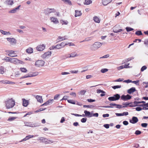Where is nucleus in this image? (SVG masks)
<instances>
[{"instance_id":"10","label":"nucleus","mask_w":148,"mask_h":148,"mask_svg":"<svg viewBox=\"0 0 148 148\" xmlns=\"http://www.w3.org/2000/svg\"><path fill=\"white\" fill-rule=\"evenodd\" d=\"M10 62L14 64H16L19 61V60L16 58H10Z\"/></svg>"},{"instance_id":"19","label":"nucleus","mask_w":148,"mask_h":148,"mask_svg":"<svg viewBox=\"0 0 148 148\" xmlns=\"http://www.w3.org/2000/svg\"><path fill=\"white\" fill-rule=\"evenodd\" d=\"M70 55V56H68L69 58H73L76 56H77L78 55L77 53L75 52H73L71 53Z\"/></svg>"},{"instance_id":"5","label":"nucleus","mask_w":148,"mask_h":148,"mask_svg":"<svg viewBox=\"0 0 148 148\" xmlns=\"http://www.w3.org/2000/svg\"><path fill=\"white\" fill-rule=\"evenodd\" d=\"M45 64V62L42 60H38L36 61L35 63V65L38 67L43 66Z\"/></svg>"},{"instance_id":"17","label":"nucleus","mask_w":148,"mask_h":148,"mask_svg":"<svg viewBox=\"0 0 148 148\" xmlns=\"http://www.w3.org/2000/svg\"><path fill=\"white\" fill-rule=\"evenodd\" d=\"M112 0H102V3L104 5H106L111 2Z\"/></svg>"},{"instance_id":"38","label":"nucleus","mask_w":148,"mask_h":148,"mask_svg":"<svg viewBox=\"0 0 148 148\" xmlns=\"http://www.w3.org/2000/svg\"><path fill=\"white\" fill-rule=\"evenodd\" d=\"M97 92L98 93H102L103 94L106 93V92L105 91L100 89H97Z\"/></svg>"},{"instance_id":"7","label":"nucleus","mask_w":148,"mask_h":148,"mask_svg":"<svg viewBox=\"0 0 148 148\" xmlns=\"http://www.w3.org/2000/svg\"><path fill=\"white\" fill-rule=\"evenodd\" d=\"M132 97L129 95L127 94V95H122L121 96V99L124 101H126L130 99Z\"/></svg>"},{"instance_id":"58","label":"nucleus","mask_w":148,"mask_h":148,"mask_svg":"<svg viewBox=\"0 0 148 148\" xmlns=\"http://www.w3.org/2000/svg\"><path fill=\"white\" fill-rule=\"evenodd\" d=\"M147 123H142L141 124V126L144 127H146L147 126Z\"/></svg>"},{"instance_id":"40","label":"nucleus","mask_w":148,"mask_h":148,"mask_svg":"<svg viewBox=\"0 0 148 148\" xmlns=\"http://www.w3.org/2000/svg\"><path fill=\"white\" fill-rule=\"evenodd\" d=\"M125 29L127 32H129L134 30L133 28L128 27H126Z\"/></svg>"},{"instance_id":"37","label":"nucleus","mask_w":148,"mask_h":148,"mask_svg":"<svg viewBox=\"0 0 148 148\" xmlns=\"http://www.w3.org/2000/svg\"><path fill=\"white\" fill-rule=\"evenodd\" d=\"M7 3L8 5H12L14 3L13 0H9L8 1H7Z\"/></svg>"},{"instance_id":"20","label":"nucleus","mask_w":148,"mask_h":148,"mask_svg":"<svg viewBox=\"0 0 148 148\" xmlns=\"http://www.w3.org/2000/svg\"><path fill=\"white\" fill-rule=\"evenodd\" d=\"M51 52L48 51L42 55V57L43 58H45L47 56H50L51 55Z\"/></svg>"},{"instance_id":"47","label":"nucleus","mask_w":148,"mask_h":148,"mask_svg":"<svg viewBox=\"0 0 148 148\" xmlns=\"http://www.w3.org/2000/svg\"><path fill=\"white\" fill-rule=\"evenodd\" d=\"M121 85H116L112 86V88L114 89H115L116 88H121Z\"/></svg>"},{"instance_id":"45","label":"nucleus","mask_w":148,"mask_h":148,"mask_svg":"<svg viewBox=\"0 0 148 148\" xmlns=\"http://www.w3.org/2000/svg\"><path fill=\"white\" fill-rule=\"evenodd\" d=\"M10 57L6 56L4 59H3V60H5L6 62H10Z\"/></svg>"},{"instance_id":"54","label":"nucleus","mask_w":148,"mask_h":148,"mask_svg":"<svg viewBox=\"0 0 148 148\" xmlns=\"http://www.w3.org/2000/svg\"><path fill=\"white\" fill-rule=\"evenodd\" d=\"M87 119L86 118H82L81 120V121L82 123H84L86 122V121H87Z\"/></svg>"},{"instance_id":"16","label":"nucleus","mask_w":148,"mask_h":148,"mask_svg":"<svg viewBox=\"0 0 148 148\" xmlns=\"http://www.w3.org/2000/svg\"><path fill=\"white\" fill-rule=\"evenodd\" d=\"M136 90V88L135 87H132L128 89L127 91V92L129 94H131L132 93H133Z\"/></svg>"},{"instance_id":"60","label":"nucleus","mask_w":148,"mask_h":148,"mask_svg":"<svg viewBox=\"0 0 148 148\" xmlns=\"http://www.w3.org/2000/svg\"><path fill=\"white\" fill-rule=\"evenodd\" d=\"M83 107L84 108H91L92 107V106L91 105H84Z\"/></svg>"},{"instance_id":"61","label":"nucleus","mask_w":148,"mask_h":148,"mask_svg":"<svg viewBox=\"0 0 148 148\" xmlns=\"http://www.w3.org/2000/svg\"><path fill=\"white\" fill-rule=\"evenodd\" d=\"M49 105L52 104L54 101L53 99H50L47 101Z\"/></svg>"},{"instance_id":"62","label":"nucleus","mask_w":148,"mask_h":148,"mask_svg":"<svg viewBox=\"0 0 148 148\" xmlns=\"http://www.w3.org/2000/svg\"><path fill=\"white\" fill-rule=\"evenodd\" d=\"M87 101H88L89 102H92L95 101V100L91 99H87Z\"/></svg>"},{"instance_id":"4","label":"nucleus","mask_w":148,"mask_h":148,"mask_svg":"<svg viewBox=\"0 0 148 148\" xmlns=\"http://www.w3.org/2000/svg\"><path fill=\"white\" fill-rule=\"evenodd\" d=\"M25 125L27 126L30 127H38L39 126L37 123H33V122H24Z\"/></svg>"},{"instance_id":"22","label":"nucleus","mask_w":148,"mask_h":148,"mask_svg":"<svg viewBox=\"0 0 148 148\" xmlns=\"http://www.w3.org/2000/svg\"><path fill=\"white\" fill-rule=\"evenodd\" d=\"M75 12L76 14L75 16V17L80 16L82 15V13L80 11L76 10Z\"/></svg>"},{"instance_id":"24","label":"nucleus","mask_w":148,"mask_h":148,"mask_svg":"<svg viewBox=\"0 0 148 148\" xmlns=\"http://www.w3.org/2000/svg\"><path fill=\"white\" fill-rule=\"evenodd\" d=\"M92 1L91 0H85V1L84 3L85 5H88L92 3Z\"/></svg>"},{"instance_id":"46","label":"nucleus","mask_w":148,"mask_h":148,"mask_svg":"<svg viewBox=\"0 0 148 148\" xmlns=\"http://www.w3.org/2000/svg\"><path fill=\"white\" fill-rule=\"evenodd\" d=\"M133 103L132 102H125V103H123V105H124V106H126V107L128 106H129V105L130 104Z\"/></svg>"},{"instance_id":"55","label":"nucleus","mask_w":148,"mask_h":148,"mask_svg":"<svg viewBox=\"0 0 148 148\" xmlns=\"http://www.w3.org/2000/svg\"><path fill=\"white\" fill-rule=\"evenodd\" d=\"M144 44L146 45V46L148 47V39H145L144 42Z\"/></svg>"},{"instance_id":"27","label":"nucleus","mask_w":148,"mask_h":148,"mask_svg":"<svg viewBox=\"0 0 148 148\" xmlns=\"http://www.w3.org/2000/svg\"><path fill=\"white\" fill-rule=\"evenodd\" d=\"M52 48L53 49H60L62 48L61 47L59 44H57L56 46H53L52 47Z\"/></svg>"},{"instance_id":"43","label":"nucleus","mask_w":148,"mask_h":148,"mask_svg":"<svg viewBox=\"0 0 148 148\" xmlns=\"http://www.w3.org/2000/svg\"><path fill=\"white\" fill-rule=\"evenodd\" d=\"M68 102L70 103L75 104V102L73 100L71 99H69L67 100Z\"/></svg>"},{"instance_id":"15","label":"nucleus","mask_w":148,"mask_h":148,"mask_svg":"<svg viewBox=\"0 0 148 148\" xmlns=\"http://www.w3.org/2000/svg\"><path fill=\"white\" fill-rule=\"evenodd\" d=\"M23 105L24 107H27L29 104L28 101L25 99H22Z\"/></svg>"},{"instance_id":"48","label":"nucleus","mask_w":148,"mask_h":148,"mask_svg":"<svg viewBox=\"0 0 148 148\" xmlns=\"http://www.w3.org/2000/svg\"><path fill=\"white\" fill-rule=\"evenodd\" d=\"M30 77L29 74H27L23 76L20 78V79H22L23 78H25L27 77Z\"/></svg>"},{"instance_id":"35","label":"nucleus","mask_w":148,"mask_h":148,"mask_svg":"<svg viewBox=\"0 0 148 148\" xmlns=\"http://www.w3.org/2000/svg\"><path fill=\"white\" fill-rule=\"evenodd\" d=\"M29 75L30 77H33L38 75V73L37 72H34L32 74H29Z\"/></svg>"},{"instance_id":"25","label":"nucleus","mask_w":148,"mask_h":148,"mask_svg":"<svg viewBox=\"0 0 148 148\" xmlns=\"http://www.w3.org/2000/svg\"><path fill=\"white\" fill-rule=\"evenodd\" d=\"M5 69L3 66H1L0 67V73L1 74H3L5 71L4 70Z\"/></svg>"},{"instance_id":"21","label":"nucleus","mask_w":148,"mask_h":148,"mask_svg":"<svg viewBox=\"0 0 148 148\" xmlns=\"http://www.w3.org/2000/svg\"><path fill=\"white\" fill-rule=\"evenodd\" d=\"M93 20L96 23H99L100 22L99 18L97 16H95L93 18Z\"/></svg>"},{"instance_id":"32","label":"nucleus","mask_w":148,"mask_h":148,"mask_svg":"<svg viewBox=\"0 0 148 148\" xmlns=\"http://www.w3.org/2000/svg\"><path fill=\"white\" fill-rule=\"evenodd\" d=\"M92 38V37H88L87 38H86L83 41H81L80 42V43L82 42H84L85 41H89L91 40V39Z\"/></svg>"},{"instance_id":"1","label":"nucleus","mask_w":148,"mask_h":148,"mask_svg":"<svg viewBox=\"0 0 148 148\" xmlns=\"http://www.w3.org/2000/svg\"><path fill=\"white\" fill-rule=\"evenodd\" d=\"M5 103L7 108L10 109L14 107L15 104V102L14 100L11 99L5 101Z\"/></svg>"},{"instance_id":"56","label":"nucleus","mask_w":148,"mask_h":148,"mask_svg":"<svg viewBox=\"0 0 148 148\" xmlns=\"http://www.w3.org/2000/svg\"><path fill=\"white\" fill-rule=\"evenodd\" d=\"M133 103H134L135 107L138 106V104L140 103V101H134L133 102H132Z\"/></svg>"},{"instance_id":"13","label":"nucleus","mask_w":148,"mask_h":148,"mask_svg":"<svg viewBox=\"0 0 148 148\" xmlns=\"http://www.w3.org/2000/svg\"><path fill=\"white\" fill-rule=\"evenodd\" d=\"M7 39L10 43H14L15 44L16 42V40L14 38H7Z\"/></svg>"},{"instance_id":"53","label":"nucleus","mask_w":148,"mask_h":148,"mask_svg":"<svg viewBox=\"0 0 148 148\" xmlns=\"http://www.w3.org/2000/svg\"><path fill=\"white\" fill-rule=\"evenodd\" d=\"M147 69V67L146 66H143L141 69L140 71H143Z\"/></svg>"},{"instance_id":"50","label":"nucleus","mask_w":148,"mask_h":148,"mask_svg":"<svg viewBox=\"0 0 148 148\" xmlns=\"http://www.w3.org/2000/svg\"><path fill=\"white\" fill-rule=\"evenodd\" d=\"M61 48L63 47L64 46L67 45V44L65 43L64 42H62L60 44H59Z\"/></svg>"},{"instance_id":"41","label":"nucleus","mask_w":148,"mask_h":148,"mask_svg":"<svg viewBox=\"0 0 148 148\" xmlns=\"http://www.w3.org/2000/svg\"><path fill=\"white\" fill-rule=\"evenodd\" d=\"M8 56L10 57H14L17 56L15 53H10L8 54Z\"/></svg>"},{"instance_id":"2","label":"nucleus","mask_w":148,"mask_h":148,"mask_svg":"<svg viewBox=\"0 0 148 148\" xmlns=\"http://www.w3.org/2000/svg\"><path fill=\"white\" fill-rule=\"evenodd\" d=\"M102 44L100 42H95L94 44L91 46L90 49L92 51H95L100 48Z\"/></svg>"},{"instance_id":"63","label":"nucleus","mask_w":148,"mask_h":148,"mask_svg":"<svg viewBox=\"0 0 148 148\" xmlns=\"http://www.w3.org/2000/svg\"><path fill=\"white\" fill-rule=\"evenodd\" d=\"M60 95L59 94H56V95L54 97V100H57L58 99V98L60 96Z\"/></svg>"},{"instance_id":"31","label":"nucleus","mask_w":148,"mask_h":148,"mask_svg":"<svg viewBox=\"0 0 148 148\" xmlns=\"http://www.w3.org/2000/svg\"><path fill=\"white\" fill-rule=\"evenodd\" d=\"M17 117H10L8 119V121H12L17 119Z\"/></svg>"},{"instance_id":"29","label":"nucleus","mask_w":148,"mask_h":148,"mask_svg":"<svg viewBox=\"0 0 148 148\" xmlns=\"http://www.w3.org/2000/svg\"><path fill=\"white\" fill-rule=\"evenodd\" d=\"M33 49L31 48H28L26 49V52L29 53H31L33 52Z\"/></svg>"},{"instance_id":"51","label":"nucleus","mask_w":148,"mask_h":148,"mask_svg":"<svg viewBox=\"0 0 148 148\" xmlns=\"http://www.w3.org/2000/svg\"><path fill=\"white\" fill-rule=\"evenodd\" d=\"M20 70L21 72L24 73H26L27 71V69L24 68H21Z\"/></svg>"},{"instance_id":"28","label":"nucleus","mask_w":148,"mask_h":148,"mask_svg":"<svg viewBox=\"0 0 148 148\" xmlns=\"http://www.w3.org/2000/svg\"><path fill=\"white\" fill-rule=\"evenodd\" d=\"M30 135L27 136L25 138L22 140L20 142H22L23 141H26L29 138H30Z\"/></svg>"},{"instance_id":"49","label":"nucleus","mask_w":148,"mask_h":148,"mask_svg":"<svg viewBox=\"0 0 148 148\" xmlns=\"http://www.w3.org/2000/svg\"><path fill=\"white\" fill-rule=\"evenodd\" d=\"M108 70L107 69H102L101 70V72L103 73H105L108 71Z\"/></svg>"},{"instance_id":"34","label":"nucleus","mask_w":148,"mask_h":148,"mask_svg":"<svg viewBox=\"0 0 148 148\" xmlns=\"http://www.w3.org/2000/svg\"><path fill=\"white\" fill-rule=\"evenodd\" d=\"M0 32L2 34L4 35H7L8 34H10L9 32H6V31H4L2 30H0Z\"/></svg>"},{"instance_id":"42","label":"nucleus","mask_w":148,"mask_h":148,"mask_svg":"<svg viewBox=\"0 0 148 148\" xmlns=\"http://www.w3.org/2000/svg\"><path fill=\"white\" fill-rule=\"evenodd\" d=\"M116 108H117L120 109L122 108H125L126 107V106H122L121 105L119 104H116Z\"/></svg>"},{"instance_id":"8","label":"nucleus","mask_w":148,"mask_h":148,"mask_svg":"<svg viewBox=\"0 0 148 148\" xmlns=\"http://www.w3.org/2000/svg\"><path fill=\"white\" fill-rule=\"evenodd\" d=\"M138 119L136 117L133 116L132 120H130V122L132 124H135L138 121Z\"/></svg>"},{"instance_id":"6","label":"nucleus","mask_w":148,"mask_h":148,"mask_svg":"<svg viewBox=\"0 0 148 148\" xmlns=\"http://www.w3.org/2000/svg\"><path fill=\"white\" fill-rule=\"evenodd\" d=\"M45 13L46 15H48L52 12H56V10L54 8H47L45 10Z\"/></svg>"},{"instance_id":"3","label":"nucleus","mask_w":148,"mask_h":148,"mask_svg":"<svg viewBox=\"0 0 148 148\" xmlns=\"http://www.w3.org/2000/svg\"><path fill=\"white\" fill-rule=\"evenodd\" d=\"M121 97L118 94H116L113 95V96L109 97L108 99L110 101H115L119 100Z\"/></svg>"},{"instance_id":"59","label":"nucleus","mask_w":148,"mask_h":148,"mask_svg":"<svg viewBox=\"0 0 148 148\" xmlns=\"http://www.w3.org/2000/svg\"><path fill=\"white\" fill-rule=\"evenodd\" d=\"M141 133V132L140 131H139V130H136V131L135 132V134L136 135H137L140 134Z\"/></svg>"},{"instance_id":"44","label":"nucleus","mask_w":148,"mask_h":148,"mask_svg":"<svg viewBox=\"0 0 148 148\" xmlns=\"http://www.w3.org/2000/svg\"><path fill=\"white\" fill-rule=\"evenodd\" d=\"M139 81V80H137V81H132L131 82L133 83L134 84H135L137 86H138L139 85V84L138 83Z\"/></svg>"},{"instance_id":"57","label":"nucleus","mask_w":148,"mask_h":148,"mask_svg":"<svg viewBox=\"0 0 148 148\" xmlns=\"http://www.w3.org/2000/svg\"><path fill=\"white\" fill-rule=\"evenodd\" d=\"M8 80H3L0 81V83L5 84H7Z\"/></svg>"},{"instance_id":"26","label":"nucleus","mask_w":148,"mask_h":148,"mask_svg":"<svg viewBox=\"0 0 148 148\" xmlns=\"http://www.w3.org/2000/svg\"><path fill=\"white\" fill-rule=\"evenodd\" d=\"M50 19L52 22H53L54 23H56L58 22V21L57 18H56L53 17H51L50 18Z\"/></svg>"},{"instance_id":"23","label":"nucleus","mask_w":148,"mask_h":148,"mask_svg":"<svg viewBox=\"0 0 148 148\" xmlns=\"http://www.w3.org/2000/svg\"><path fill=\"white\" fill-rule=\"evenodd\" d=\"M65 3L71 5H72L71 1L70 0H61Z\"/></svg>"},{"instance_id":"33","label":"nucleus","mask_w":148,"mask_h":148,"mask_svg":"<svg viewBox=\"0 0 148 148\" xmlns=\"http://www.w3.org/2000/svg\"><path fill=\"white\" fill-rule=\"evenodd\" d=\"M68 58H69V57L67 56L66 55H62L60 56V58L62 60H64Z\"/></svg>"},{"instance_id":"64","label":"nucleus","mask_w":148,"mask_h":148,"mask_svg":"<svg viewBox=\"0 0 148 148\" xmlns=\"http://www.w3.org/2000/svg\"><path fill=\"white\" fill-rule=\"evenodd\" d=\"M103 126L106 129H108L109 127V125L108 124H105L103 125Z\"/></svg>"},{"instance_id":"36","label":"nucleus","mask_w":148,"mask_h":148,"mask_svg":"<svg viewBox=\"0 0 148 148\" xmlns=\"http://www.w3.org/2000/svg\"><path fill=\"white\" fill-rule=\"evenodd\" d=\"M86 92V91L84 90H81L79 93V95H83L85 94Z\"/></svg>"},{"instance_id":"18","label":"nucleus","mask_w":148,"mask_h":148,"mask_svg":"<svg viewBox=\"0 0 148 148\" xmlns=\"http://www.w3.org/2000/svg\"><path fill=\"white\" fill-rule=\"evenodd\" d=\"M36 98L37 99V101L39 102L42 103L43 102V100L42 99V96L37 95L36 97Z\"/></svg>"},{"instance_id":"39","label":"nucleus","mask_w":148,"mask_h":148,"mask_svg":"<svg viewBox=\"0 0 148 148\" xmlns=\"http://www.w3.org/2000/svg\"><path fill=\"white\" fill-rule=\"evenodd\" d=\"M135 34L138 36H140L143 34L141 31H138L135 33Z\"/></svg>"},{"instance_id":"14","label":"nucleus","mask_w":148,"mask_h":148,"mask_svg":"<svg viewBox=\"0 0 148 148\" xmlns=\"http://www.w3.org/2000/svg\"><path fill=\"white\" fill-rule=\"evenodd\" d=\"M86 116H88L89 117H92V114L87 110H84V112Z\"/></svg>"},{"instance_id":"12","label":"nucleus","mask_w":148,"mask_h":148,"mask_svg":"<svg viewBox=\"0 0 148 148\" xmlns=\"http://www.w3.org/2000/svg\"><path fill=\"white\" fill-rule=\"evenodd\" d=\"M38 140L41 141L42 142L49 143L48 142L47 139L44 137H39L38 138Z\"/></svg>"},{"instance_id":"11","label":"nucleus","mask_w":148,"mask_h":148,"mask_svg":"<svg viewBox=\"0 0 148 148\" xmlns=\"http://www.w3.org/2000/svg\"><path fill=\"white\" fill-rule=\"evenodd\" d=\"M21 6L20 5H18L17 7L14 8L11 10L9 11H8V13H14L16 12L17 10H19L20 7Z\"/></svg>"},{"instance_id":"9","label":"nucleus","mask_w":148,"mask_h":148,"mask_svg":"<svg viewBox=\"0 0 148 148\" xmlns=\"http://www.w3.org/2000/svg\"><path fill=\"white\" fill-rule=\"evenodd\" d=\"M45 46L43 44L38 46L36 48L37 50L39 51H41L45 48Z\"/></svg>"},{"instance_id":"52","label":"nucleus","mask_w":148,"mask_h":148,"mask_svg":"<svg viewBox=\"0 0 148 148\" xmlns=\"http://www.w3.org/2000/svg\"><path fill=\"white\" fill-rule=\"evenodd\" d=\"M58 39H60V41L61 40H63L67 39V38H65L64 37H62L60 36H59L58 37Z\"/></svg>"},{"instance_id":"30","label":"nucleus","mask_w":148,"mask_h":148,"mask_svg":"<svg viewBox=\"0 0 148 148\" xmlns=\"http://www.w3.org/2000/svg\"><path fill=\"white\" fill-rule=\"evenodd\" d=\"M119 25H116L113 28V32H114V33H118L117 31H118V29H116V28H117V27H119Z\"/></svg>"}]
</instances>
